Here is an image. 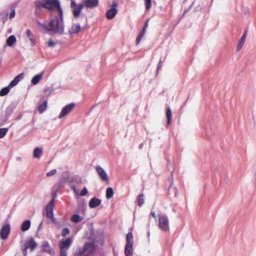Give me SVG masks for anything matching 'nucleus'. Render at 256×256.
Returning <instances> with one entry per match:
<instances>
[{"instance_id":"1","label":"nucleus","mask_w":256,"mask_h":256,"mask_svg":"<svg viewBox=\"0 0 256 256\" xmlns=\"http://www.w3.org/2000/svg\"><path fill=\"white\" fill-rule=\"evenodd\" d=\"M37 24L42 30H46L54 34H62L64 30L62 10H60L58 14H52L48 24L38 21Z\"/></svg>"},{"instance_id":"2","label":"nucleus","mask_w":256,"mask_h":256,"mask_svg":"<svg viewBox=\"0 0 256 256\" xmlns=\"http://www.w3.org/2000/svg\"><path fill=\"white\" fill-rule=\"evenodd\" d=\"M34 4L37 8H44L48 10H56L58 14L62 10L58 0H37Z\"/></svg>"},{"instance_id":"3","label":"nucleus","mask_w":256,"mask_h":256,"mask_svg":"<svg viewBox=\"0 0 256 256\" xmlns=\"http://www.w3.org/2000/svg\"><path fill=\"white\" fill-rule=\"evenodd\" d=\"M126 241L124 248L126 256H133L134 238L132 232H129L126 234Z\"/></svg>"},{"instance_id":"4","label":"nucleus","mask_w":256,"mask_h":256,"mask_svg":"<svg viewBox=\"0 0 256 256\" xmlns=\"http://www.w3.org/2000/svg\"><path fill=\"white\" fill-rule=\"evenodd\" d=\"M95 250V246L94 242L86 243L82 249L80 250V253L84 256H90Z\"/></svg>"},{"instance_id":"5","label":"nucleus","mask_w":256,"mask_h":256,"mask_svg":"<svg viewBox=\"0 0 256 256\" xmlns=\"http://www.w3.org/2000/svg\"><path fill=\"white\" fill-rule=\"evenodd\" d=\"M158 228L164 232H167L170 230L169 222L168 218L165 216H159Z\"/></svg>"},{"instance_id":"6","label":"nucleus","mask_w":256,"mask_h":256,"mask_svg":"<svg viewBox=\"0 0 256 256\" xmlns=\"http://www.w3.org/2000/svg\"><path fill=\"white\" fill-rule=\"evenodd\" d=\"M84 6V5L82 4H77L74 0H72L70 7L72 10L73 15L76 18L79 17Z\"/></svg>"},{"instance_id":"7","label":"nucleus","mask_w":256,"mask_h":256,"mask_svg":"<svg viewBox=\"0 0 256 256\" xmlns=\"http://www.w3.org/2000/svg\"><path fill=\"white\" fill-rule=\"evenodd\" d=\"M72 239L68 238L66 240H62L59 243L60 252H67L72 244Z\"/></svg>"},{"instance_id":"8","label":"nucleus","mask_w":256,"mask_h":256,"mask_svg":"<svg viewBox=\"0 0 256 256\" xmlns=\"http://www.w3.org/2000/svg\"><path fill=\"white\" fill-rule=\"evenodd\" d=\"M75 106L74 103H70L66 106L62 110L58 116L59 118H62L67 116L74 110Z\"/></svg>"},{"instance_id":"9","label":"nucleus","mask_w":256,"mask_h":256,"mask_svg":"<svg viewBox=\"0 0 256 256\" xmlns=\"http://www.w3.org/2000/svg\"><path fill=\"white\" fill-rule=\"evenodd\" d=\"M81 30V26L80 24L73 23L68 28V33L70 36L78 34Z\"/></svg>"},{"instance_id":"10","label":"nucleus","mask_w":256,"mask_h":256,"mask_svg":"<svg viewBox=\"0 0 256 256\" xmlns=\"http://www.w3.org/2000/svg\"><path fill=\"white\" fill-rule=\"evenodd\" d=\"M96 170L100 180L103 182L108 183V177L104 168L100 166H96Z\"/></svg>"},{"instance_id":"11","label":"nucleus","mask_w":256,"mask_h":256,"mask_svg":"<svg viewBox=\"0 0 256 256\" xmlns=\"http://www.w3.org/2000/svg\"><path fill=\"white\" fill-rule=\"evenodd\" d=\"M10 230V226L9 224H7L2 226L0 232V238L2 240H6L8 236Z\"/></svg>"},{"instance_id":"12","label":"nucleus","mask_w":256,"mask_h":256,"mask_svg":"<svg viewBox=\"0 0 256 256\" xmlns=\"http://www.w3.org/2000/svg\"><path fill=\"white\" fill-rule=\"evenodd\" d=\"M149 21V19H148L146 22L145 23V24L142 30V31L140 32V34H138L136 39V44L138 45L140 44L141 40L143 38V36H144L146 32V29L148 26V22Z\"/></svg>"},{"instance_id":"13","label":"nucleus","mask_w":256,"mask_h":256,"mask_svg":"<svg viewBox=\"0 0 256 256\" xmlns=\"http://www.w3.org/2000/svg\"><path fill=\"white\" fill-rule=\"evenodd\" d=\"M84 6L90 8L96 7L98 4V0H84Z\"/></svg>"},{"instance_id":"14","label":"nucleus","mask_w":256,"mask_h":256,"mask_svg":"<svg viewBox=\"0 0 256 256\" xmlns=\"http://www.w3.org/2000/svg\"><path fill=\"white\" fill-rule=\"evenodd\" d=\"M24 73H21L16 76L14 79L9 84L8 86L11 88L16 86L20 80H22L24 78Z\"/></svg>"},{"instance_id":"15","label":"nucleus","mask_w":256,"mask_h":256,"mask_svg":"<svg viewBox=\"0 0 256 256\" xmlns=\"http://www.w3.org/2000/svg\"><path fill=\"white\" fill-rule=\"evenodd\" d=\"M26 246V248H30L32 251L34 250V249L37 246V244L35 242L34 238H31L28 241H27L24 244Z\"/></svg>"},{"instance_id":"16","label":"nucleus","mask_w":256,"mask_h":256,"mask_svg":"<svg viewBox=\"0 0 256 256\" xmlns=\"http://www.w3.org/2000/svg\"><path fill=\"white\" fill-rule=\"evenodd\" d=\"M31 222L29 220H26L23 222L22 224L20 229L22 232H25L29 230Z\"/></svg>"},{"instance_id":"17","label":"nucleus","mask_w":256,"mask_h":256,"mask_svg":"<svg viewBox=\"0 0 256 256\" xmlns=\"http://www.w3.org/2000/svg\"><path fill=\"white\" fill-rule=\"evenodd\" d=\"M100 200L96 198H92L89 202V206L91 208H95L100 205Z\"/></svg>"},{"instance_id":"18","label":"nucleus","mask_w":256,"mask_h":256,"mask_svg":"<svg viewBox=\"0 0 256 256\" xmlns=\"http://www.w3.org/2000/svg\"><path fill=\"white\" fill-rule=\"evenodd\" d=\"M246 32H245L244 33L242 36L240 38V39L238 44L237 48H236L238 51H239L242 48L243 45L244 44V42L246 41Z\"/></svg>"},{"instance_id":"19","label":"nucleus","mask_w":256,"mask_h":256,"mask_svg":"<svg viewBox=\"0 0 256 256\" xmlns=\"http://www.w3.org/2000/svg\"><path fill=\"white\" fill-rule=\"evenodd\" d=\"M42 152V149L39 147L36 148L33 152V156L36 158H40Z\"/></svg>"},{"instance_id":"20","label":"nucleus","mask_w":256,"mask_h":256,"mask_svg":"<svg viewBox=\"0 0 256 256\" xmlns=\"http://www.w3.org/2000/svg\"><path fill=\"white\" fill-rule=\"evenodd\" d=\"M16 37L13 35L10 36L6 40V44L9 46H12L16 42Z\"/></svg>"},{"instance_id":"21","label":"nucleus","mask_w":256,"mask_h":256,"mask_svg":"<svg viewBox=\"0 0 256 256\" xmlns=\"http://www.w3.org/2000/svg\"><path fill=\"white\" fill-rule=\"evenodd\" d=\"M42 76V73L39 74L35 76L32 80V83L33 84H36L39 82Z\"/></svg>"},{"instance_id":"22","label":"nucleus","mask_w":256,"mask_h":256,"mask_svg":"<svg viewBox=\"0 0 256 256\" xmlns=\"http://www.w3.org/2000/svg\"><path fill=\"white\" fill-rule=\"evenodd\" d=\"M166 114L167 118V124L169 125L171 122L172 118V112L170 108H167Z\"/></svg>"},{"instance_id":"23","label":"nucleus","mask_w":256,"mask_h":256,"mask_svg":"<svg viewBox=\"0 0 256 256\" xmlns=\"http://www.w3.org/2000/svg\"><path fill=\"white\" fill-rule=\"evenodd\" d=\"M54 199H53L46 207V213L53 212Z\"/></svg>"},{"instance_id":"24","label":"nucleus","mask_w":256,"mask_h":256,"mask_svg":"<svg viewBox=\"0 0 256 256\" xmlns=\"http://www.w3.org/2000/svg\"><path fill=\"white\" fill-rule=\"evenodd\" d=\"M138 204V206H141L144 203V194H140L137 197Z\"/></svg>"},{"instance_id":"25","label":"nucleus","mask_w":256,"mask_h":256,"mask_svg":"<svg viewBox=\"0 0 256 256\" xmlns=\"http://www.w3.org/2000/svg\"><path fill=\"white\" fill-rule=\"evenodd\" d=\"M46 216L47 217L50 219L51 220V221L54 224H58V223L56 222V218H54V212H46Z\"/></svg>"},{"instance_id":"26","label":"nucleus","mask_w":256,"mask_h":256,"mask_svg":"<svg viewBox=\"0 0 256 256\" xmlns=\"http://www.w3.org/2000/svg\"><path fill=\"white\" fill-rule=\"evenodd\" d=\"M82 220V218L78 214H74L71 218V220L74 222H78Z\"/></svg>"},{"instance_id":"27","label":"nucleus","mask_w":256,"mask_h":256,"mask_svg":"<svg viewBox=\"0 0 256 256\" xmlns=\"http://www.w3.org/2000/svg\"><path fill=\"white\" fill-rule=\"evenodd\" d=\"M26 34L28 38L30 40L32 44H34V38L33 34L30 30H27L26 31Z\"/></svg>"},{"instance_id":"28","label":"nucleus","mask_w":256,"mask_h":256,"mask_svg":"<svg viewBox=\"0 0 256 256\" xmlns=\"http://www.w3.org/2000/svg\"><path fill=\"white\" fill-rule=\"evenodd\" d=\"M43 250L47 252H50V244L48 241H44L42 245Z\"/></svg>"},{"instance_id":"29","label":"nucleus","mask_w":256,"mask_h":256,"mask_svg":"<svg viewBox=\"0 0 256 256\" xmlns=\"http://www.w3.org/2000/svg\"><path fill=\"white\" fill-rule=\"evenodd\" d=\"M10 88L8 86L7 87L2 88L0 91V96H4L7 94L10 91Z\"/></svg>"},{"instance_id":"30","label":"nucleus","mask_w":256,"mask_h":256,"mask_svg":"<svg viewBox=\"0 0 256 256\" xmlns=\"http://www.w3.org/2000/svg\"><path fill=\"white\" fill-rule=\"evenodd\" d=\"M46 104L47 102H44L43 104H42L38 106V110L40 112H43L46 110Z\"/></svg>"},{"instance_id":"31","label":"nucleus","mask_w":256,"mask_h":256,"mask_svg":"<svg viewBox=\"0 0 256 256\" xmlns=\"http://www.w3.org/2000/svg\"><path fill=\"white\" fill-rule=\"evenodd\" d=\"M146 10H148L152 6V0H144Z\"/></svg>"},{"instance_id":"32","label":"nucleus","mask_w":256,"mask_h":256,"mask_svg":"<svg viewBox=\"0 0 256 256\" xmlns=\"http://www.w3.org/2000/svg\"><path fill=\"white\" fill-rule=\"evenodd\" d=\"M8 131V128H0V138L4 136Z\"/></svg>"},{"instance_id":"33","label":"nucleus","mask_w":256,"mask_h":256,"mask_svg":"<svg viewBox=\"0 0 256 256\" xmlns=\"http://www.w3.org/2000/svg\"><path fill=\"white\" fill-rule=\"evenodd\" d=\"M112 197V188H108L106 190V198L108 199H110Z\"/></svg>"},{"instance_id":"34","label":"nucleus","mask_w":256,"mask_h":256,"mask_svg":"<svg viewBox=\"0 0 256 256\" xmlns=\"http://www.w3.org/2000/svg\"><path fill=\"white\" fill-rule=\"evenodd\" d=\"M70 232L68 228H64L62 230V235L63 236H65L66 235L68 234H70Z\"/></svg>"},{"instance_id":"35","label":"nucleus","mask_w":256,"mask_h":256,"mask_svg":"<svg viewBox=\"0 0 256 256\" xmlns=\"http://www.w3.org/2000/svg\"><path fill=\"white\" fill-rule=\"evenodd\" d=\"M117 6V4L113 3V18L115 16L118 12V10H116Z\"/></svg>"},{"instance_id":"36","label":"nucleus","mask_w":256,"mask_h":256,"mask_svg":"<svg viewBox=\"0 0 256 256\" xmlns=\"http://www.w3.org/2000/svg\"><path fill=\"white\" fill-rule=\"evenodd\" d=\"M56 172V169H53L50 172L46 173V176H50L54 174H55Z\"/></svg>"},{"instance_id":"37","label":"nucleus","mask_w":256,"mask_h":256,"mask_svg":"<svg viewBox=\"0 0 256 256\" xmlns=\"http://www.w3.org/2000/svg\"><path fill=\"white\" fill-rule=\"evenodd\" d=\"M88 192L86 187H84L83 189L81 190L80 193V196H84L88 194Z\"/></svg>"},{"instance_id":"38","label":"nucleus","mask_w":256,"mask_h":256,"mask_svg":"<svg viewBox=\"0 0 256 256\" xmlns=\"http://www.w3.org/2000/svg\"><path fill=\"white\" fill-rule=\"evenodd\" d=\"M106 17L108 19L112 18V8L106 13Z\"/></svg>"},{"instance_id":"39","label":"nucleus","mask_w":256,"mask_h":256,"mask_svg":"<svg viewBox=\"0 0 256 256\" xmlns=\"http://www.w3.org/2000/svg\"><path fill=\"white\" fill-rule=\"evenodd\" d=\"M170 190L174 191L175 196H176L177 194H178V190H176V188H172V186H170Z\"/></svg>"},{"instance_id":"40","label":"nucleus","mask_w":256,"mask_h":256,"mask_svg":"<svg viewBox=\"0 0 256 256\" xmlns=\"http://www.w3.org/2000/svg\"><path fill=\"white\" fill-rule=\"evenodd\" d=\"M48 46L50 47H53L55 46L56 44L52 40H50L48 42Z\"/></svg>"},{"instance_id":"41","label":"nucleus","mask_w":256,"mask_h":256,"mask_svg":"<svg viewBox=\"0 0 256 256\" xmlns=\"http://www.w3.org/2000/svg\"><path fill=\"white\" fill-rule=\"evenodd\" d=\"M15 16V11L14 10H12V11L10 12V18H13Z\"/></svg>"},{"instance_id":"42","label":"nucleus","mask_w":256,"mask_h":256,"mask_svg":"<svg viewBox=\"0 0 256 256\" xmlns=\"http://www.w3.org/2000/svg\"><path fill=\"white\" fill-rule=\"evenodd\" d=\"M42 224H43V220H42L40 224L38 226V230H40L42 228H43Z\"/></svg>"},{"instance_id":"43","label":"nucleus","mask_w":256,"mask_h":256,"mask_svg":"<svg viewBox=\"0 0 256 256\" xmlns=\"http://www.w3.org/2000/svg\"><path fill=\"white\" fill-rule=\"evenodd\" d=\"M67 252H60V256H67Z\"/></svg>"},{"instance_id":"44","label":"nucleus","mask_w":256,"mask_h":256,"mask_svg":"<svg viewBox=\"0 0 256 256\" xmlns=\"http://www.w3.org/2000/svg\"><path fill=\"white\" fill-rule=\"evenodd\" d=\"M27 249L28 248H26V246H24V250H23L24 256H26Z\"/></svg>"},{"instance_id":"45","label":"nucleus","mask_w":256,"mask_h":256,"mask_svg":"<svg viewBox=\"0 0 256 256\" xmlns=\"http://www.w3.org/2000/svg\"><path fill=\"white\" fill-rule=\"evenodd\" d=\"M150 215L153 217V218H156V214H155V212H150Z\"/></svg>"},{"instance_id":"46","label":"nucleus","mask_w":256,"mask_h":256,"mask_svg":"<svg viewBox=\"0 0 256 256\" xmlns=\"http://www.w3.org/2000/svg\"><path fill=\"white\" fill-rule=\"evenodd\" d=\"M80 254H82L80 253V251H79L78 252V253H75L73 256H80Z\"/></svg>"},{"instance_id":"47","label":"nucleus","mask_w":256,"mask_h":256,"mask_svg":"<svg viewBox=\"0 0 256 256\" xmlns=\"http://www.w3.org/2000/svg\"><path fill=\"white\" fill-rule=\"evenodd\" d=\"M142 144H140V145L139 148H142Z\"/></svg>"}]
</instances>
